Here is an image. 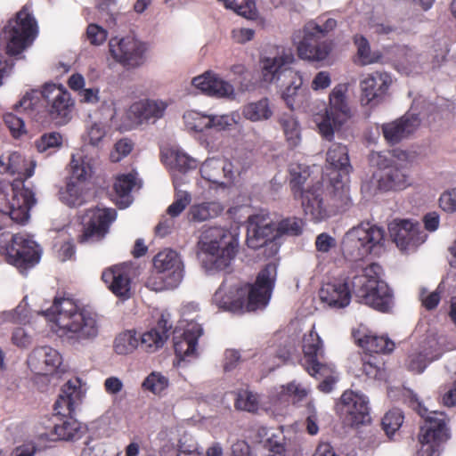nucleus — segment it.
Here are the masks:
<instances>
[{
    "label": "nucleus",
    "mask_w": 456,
    "mask_h": 456,
    "mask_svg": "<svg viewBox=\"0 0 456 456\" xmlns=\"http://www.w3.org/2000/svg\"><path fill=\"white\" fill-rule=\"evenodd\" d=\"M70 177L64 190L60 191L61 200L67 206L79 207L85 202L84 183L92 176L91 159L82 152L72 154L69 163Z\"/></svg>",
    "instance_id": "nucleus-15"
},
{
    "label": "nucleus",
    "mask_w": 456,
    "mask_h": 456,
    "mask_svg": "<svg viewBox=\"0 0 456 456\" xmlns=\"http://www.w3.org/2000/svg\"><path fill=\"white\" fill-rule=\"evenodd\" d=\"M191 200V194L185 191H178L175 193L174 202L167 208V213L171 217L178 216Z\"/></svg>",
    "instance_id": "nucleus-55"
},
{
    "label": "nucleus",
    "mask_w": 456,
    "mask_h": 456,
    "mask_svg": "<svg viewBox=\"0 0 456 456\" xmlns=\"http://www.w3.org/2000/svg\"><path fill=\"white\" fill-rule=\"evenodd\" d=\"M362 370L370 379H382L385 376V362L382 358L365 354L362 358Z\"/></svg>",
    "instance_id": "nucleus-44"
},
{
    "label": "nucleus",
    "mask_w": 456,
    "mask_h": 456,
    "mask_svg": "<svg viewBox=\"0 0 456 456\" xmlns=\"http://www.w3.org/2000/svg\"><path fill=\"white\" fill-rule=\"evenodd\" d=\"M392 240L401 251H414L427 239V234L419 223L411 220H395L388 226Z\"/></svg>",
    "instance_id": "nucleus-22"
},
{
    "label": "nucleus",
    "mask_w": 456,
    "mask_h": 456,
    "mask_svg": "<svg viewBox=\"0 0 456 456\" xmlns=\"http://www.w3.org/2000/svg\"><path fill=\"white\" fill-rule=\"evenodd\" d=\"M36 163L33 160H27L20 153L17 151L11 152L0 157V173L17 175L18 177L12 183L21 181L25 185V180L34 175Z\"/></svg>",
    "instance_id": "nucleus-35"
},
{
    "label": "nucleus",
    "mask_w": 456,
    "mask_h": 456,
    "mask_svg": "<svg viewBox=\"0 0 456 456\" xmlns=\"http://www.w3.org/2000/svg\"><path fill=\"white\" fill-rule=\"evenodd\" d=\"M289 187L293 198H297L306 188L305 185L310 177L309 167L298 163H292L289 168Z\"/></svg>",
    "instance_id": "nucleus-41"
},
{
    "label": "nucleus",
    "mask_w": 456,
    "mask_h": 456,
    "mask_svg": "<svg viewBox=\"0 0 456 456\" xmlns=\"http://www.w3.org/2000/svg\"><path fill=\"white\" fill-rule=\"evenodd\" d=\"M419 125L420 119L418 115L406 113L394 121L383 124L381 130L387 142L394 145L408 138Z\"/></svg>",
    "instance_id": "nucleus-31"
},
{
    "label": "nucleus",
    "mask_w": 456,
    "mask_h": 456,
    "mask_svg": "<svg viewBox=\"0 0 456 456\" xmlns=\"http://www.w3.org/2000/svg\"><path fill=\"white\" fill-rule=\"evenodd\" d=\"M392 85L391 76L385 71L368 74L360 81L362 106L374 107L382 102Z\"/></svg>",
    "instance_id": "nucleus-24"
},
{
    "label": "nucleus",
    "mask_w": 456,
    "mask_h": 456,
    "mask_svg": "<svg viewBox=\"0 0 456 456\" xmlns=\"http://www.w3.org/2000/svg\"><path fill=\"white\" fill-rule=\"evenodd\" d=\"M199 249L211 258L212 268L223 271L231 265L238 250V240L227 229L208 227L200 234Z\"/></svg>",
    "instance_id": "nucleus-8"
},
{
    "label": "nucleus",
    "mask_w": 456,
    "mask_h": 456,
    "mask_svg": "<svg viewBox=\"0 0 456 456\" xmlns=\"http://www.w3.org/2000/svg\"><path fill=\"white\" fill-rule=\"evenodd\" d=\"M285 140L290 149L297 147L301 142V129L298 121L292 114L284 113L278 118Z\"/></svg>",
    "instance_id": "nucleus-39"
},
{
    "label": "nucleus",
    "mask_w": 456,
    "mask_h": 456,
    "mask_svg": "<svg viewBox=\"0 0 456 456\" xmlns=\"http://www.w3.org/2000/svg\"><path fill=\"white\" fill-rule=\"evenodd\" d=\"M113 208L88 209L81 216L80 230L77 236L79 244H94L102 241L109 233L111 223L116 219Z\"/></svg>",
    "instance_id": "nucleus-16"
},
{
    "label": "nucleus",
    "mask_w": 456,
    "mask_h": 456,
    "mask_svg": "<svg viewBox=\"0 0 456 456\" xmlns=\"http://www.w3.org/2000/svg\"><path fill=\"white\" fill-rule=\"evenodd\" d=\"M62 362L61 354L51 346L35 348L28 358L30 370L38 375H52L60 368Z\"/></svg>",
    "instance_id": "nucleus-30"
},
{
    "label": "nucleus",
    "mask_w": 456,
    "mask_h": 456,
    "mask_svg": "<svg viewBox=\"0 0 456 456\" xmlns=\"http://www.w3.org/2000/svg\"><path fill=\"white\" fill-rule=\"evenodd\" d=\"M276 273V265L267 264L258 273L253 285L240 282L243 313L265 307L274 287Z\"/></svg>",
    "instance_id": "nucleus-13"
},
{
    "label": "nucleus",
    "mask_w": 456,
    "mask_h": 456,
    "mask_svg": "<svg viewBox=\"0 0 456 456\" xmlns=\"http://www.w3.org/2000/svg\"><path fill=\"white\" fill-rule=\"evenodd\" d=\"M4 31L8 37L6 53L15 56L32 45L37 36L38 28L36 19L29 8L25 5L16 13L14 19L8 21Z\"/></svg>",
    "instance_id": "nucleus-11"
},
{
    "label": "nucleus",
    "mask_w": 456,
    "mask_h": 456,
    "mask_svg": "<svg viewBox=\"0 0 456 456\" xmlns=\"http://www.w3.org/2000/svg\"><path fill=\"white\" fill-rule=\"evenodd\" d=\"M415 409L419 416L425 419V425L421 427L419 435L421 444L419 456H438L441 443L449 438L446 414L443 411L428 412L418 401Z\"/></svg>",
    "instance_id": "nucleus-10"
},
{
    "label": "nucleus",
    "mask_w": 456,
    "mask_h": 456,
    "mask_svg": "<svg viewBox=\"0 0 456 456\" xmlns=\"http://www.w3.org/2000/svg\"><path fill=\"white\" fill-rule=\"evenodd\" d=\"M346 84L337 85L329 95V105L317 121L319 133L327 140H331L334 131L340 128L352 117V110L346 100Z\"/></svg>",
    "instance_id": "nucleus-12"
},
{
    "label": "nucleus",
    "mask_w": 456,
    "mask_h": 456,
    "mask_svg": "<svg viewBox=\"0 0 456 456\" xmlns=\"http://www.w3.org/2000/svg\"><path fill=\"white\" fill-rule=\"evenodd\" d=\"M62 145V135L58 132L45 133L34 142V146L39 153L47 155L55 152Z\"/></svg>",
    "instance_id": "nucleus-43"
},
{
    "label": "nucleus",
    "mask_w": 456,
    "mask_h": 456,
    "mask_svg": "<svg viewBox=\"0 0 456 456\" xmlns=\"http://www.w3.org/2000/svg\"><path fill=\"white\" fill-rule=\"evenodd\" d=\"M393 157L398 160L404 161L403 164L387 165V159H382L381 154H377L379 161L377 165L379 169H383V173L378 180V188L383 191H401L411 185L408 172V153L404 151L393 150Z\"/></svg>",
    "instance_id": "nucleus-18"
},
{
    "label": "nucleus",
    "mask_w": 456,
    "mask_h": 456,
    "mask_svg": "<svg viewBox=\"0 0 456 456\" xmlns=\"http://www.w3.org/2000/svg\"><path fill=\"white\" fill-rule=\"evenodd\" d=\"M441 403L448 408L456 406V379L440 387Z\"/></svg>",
    "instance_id": "nucleus-58"
},
{
    "label": "nucleus",
    "mask_w": 456,
    "mask_h": 456,
    "mask_svg": "<svg viewBox=\"0 0 456 456\" xmlns=\"http://www.w3.org/2000/svg\"><path fill=\"white\" fill-rule=\"evenodd\" d=\"M138 346L139 338L134 330H127L120 333L114 341V350L118 354L133 353Z\"/></svg>",
    "instance_id": "nucleus-45"
},
{
    "label": "nucleus",
    "mask_w": 456,
    "mask_h": 456,
    "mask_svg": "<svg viewBox=\"0 0 456 456\" xmlns=\"http://www.w3.org/2000/svg\"><path fill=\"white\" fill-rule=\"evenodd\" d=\"M12 343L20 348H27L32 344L31 335L22 327L16 328L12 335Z\"/></svg>",
    "instance_id": "nucleus-63"
},
{
    "label": "nucleus",
    "mask_w": 456,
    "mask_h": 456,
    "mask_svg": "<svg viewBox=\"0 0 456 456\" xmlns=\"http://www.w3.org/2000/svg\"><path fill=\"white\" fill-rule=\"evenodd\" d=\"M381 266L371 263L362 268L361 273L351 279L354 295L363 303L381 313H389L394 306V293L380 278Z\"/></svg>",
    "instance_id": "nucleus-3"
},
{
    "label": "nucleus",
    "mask_w": 456,
    "mask_h": 456,
    "mask_svg": "<svg viewBox=\"0 0 456 456\" xmlns=\"http://www.w3.org/2000/svg\"><path fill=\"white\" fill-rule=\"evenodd\" d=\"M6 262L23 273L34 267L40 260L37 244L20 234H14L4 248Z\"/></svg>",
    "instance_id": "nucleus-19"
},
{
    "label": "nucleus",
    "mask_w": 456,
    "mask_h": 456,
    "mask_svg": "<svg viewBox=\"0 0 456 456\" xmlns=\"http://www.w3.org/2000/svg\"><path fill=\"white\" fill-rule=\"evenodd\" d=\"M78 382V379L69 380L61 389L53 404V427L47 434L51 440H72L79 431V423L72 416L82 399Z\"/></svg>",
    "instance_id": "nucleus-6"
},
{
    "label": "nucleus",
    "mask_w": 456,
    "mask_h": 456,
    "mask_svg": "<svg viewBox=\"0 0 456 456\" xmlns=\"http://www.w3.org/2000/svg\"><path fill=\"white\" fill-rule=\"evenodd\" d=\"M294 61V55L290 49H281L277 56L266 57L262 60V75L265 82L272 83L280 80L281 76L290 78V83L282 92V99L286 105L294 110L303 104L305 98V89L302 88V76L288 66Z\"/></svg>",
    "instance_id": "nucleus-5"
},
{
    "label": "nucleus",
    "mask_w": 456,
    "mask_h": 456,
    "mask_svg": "<svg viewBox=\"0 0 456 456\" xmlns=\"http://www.w3.org/2000/svg\"><path fill=\"white\" fill-rule=\"evenodd\" d=\"M337 27V20L329 18L322 25L314 21L307 22L303 28V38L297 50L303 60L320 61L325 60L333 48V41L327 38L328 34Z\"/></svg>",
    "instance_id": "nucleus-9"
},
{
    "label": "nucleus",
    "mask_w": 456,
    "mask_h": 456,
    "mask_svg": "<svg viewBox=\"0 0 456 456\" xmlns=\"http://www.w3.org/2000/svg\"><path fill=\"white\" fill-rule=\"evenodd\" d=\"M240 281L233 277L226 278L212 297V303L219 309L232 314L243 313L240 297Z\"/></svg>",
    "instance_id": "nucleus-26"
},
{
    "label": "nucleus",
    "mask_w": 456,
    "mask_h": 456,
    "mask_svg": "<svg viewBox=\"0 0 456 456\" xmlns=\"http://www.w3.org/2000/svg\"><path fill=\"white\" fill-rule=\"evenodd\" d=\"M224 209L223 205L217 201L194 204L190 208L189 217L193 222H204L217 217Z\"/></svg>",
    "instance_id": "nucleus-40"
},
{
    "label": "nucleus",
    "mask_w": 456,
    "mask_h": 456,
    "mask_svg": "<svg viewBox=\"0 0 456 456\" xmlns=\"http://www.w3.org/2000/svg\"><path fill=\"white\" fill-rule=\"evenodd\" d=\"M351 279L324 283L319 292L320 299L333 308H344L351 301Z\"/></svg>",
    "instance_id": "nucleus-33"
},
{
    "label": "nucleus",
    "mask_w": 456,
    "mask_h": 456,
    "mask_svg": "<svg viewBox=\"0 0 456 456\" xmlns=\"http://www.w3.org/2000/svg\"><path fill=\"white\" fill-rule=\"evenodd\" d=\"M335 246V239L326 232L319 234L315 240V248L319 252L328 253Z\"/></svg>",
    "instance_id": "nucleus-64"
},
{
    "label": "nucleus",
    "mask_w": 456,
    "mask_h": 456,
    "mask_svg": "<svg viewBox=\"0 0 456 456\" xmlns=\"http://www.w3.org/2000/svg\"><path fill=\"white\" fill-rule=\"evenodd\" d=\"M102 280L118 298L126 300L131 297L130 271L125 265H116L105 269L102 273Z\"/></svg>",
    "instance_id": "nucleus-32"
},
{
    "label": "nucleus",
    "mask_w": 456,
    "mask_h": 456,
    "mask_svg": "<svg viewBox=\"0 0 456 456\" xmlns=\"http://www.w3.org/2000/svg\"><path fill=\"white\" fill-rule=\"evenodd\" d=\"M135 175L131 173L118 175L113 184L116 194L118 197L128 196L135 185Z\"/></svg>",
    "instance_id": "nucleus-54"
},
{
    "label": "nucleus",
    "mask_w": 456,
    "mask_h": 456,
    "mask_svg": "<svg viewBox=\"0 0 456 456\" xmlns=\"http://www.w3.org/2000/svg\"><path fill=\"white\" fill-rule=\"evenodd\" d=\"M4 121L13 137L18 138L26 133L24 121L17 115L7 113L4 116Z\"/></svg>",
    "instance_id": "nucleus-60"
},
{
    "label": "nucleus",
    "mask_w": 456,
    "mask_h": 456,
    "mask_svg": "<svg viewBox=\"0 0 456 456\" xmlns=\"http://www.w3.org/2000/svg\"><path fill=\"white\" fill-rule=\"evenodd\" d=\"M133 142L127 138L120 139L114 145V150L110 152V158L112 162H118L126 157L133 150Z\"/></svg>",
    "instance_id": "nucleus-59"
},
{
    "label": "nucleus",
    "mask_w": 456,
    "mask_h": 456,
    "mask_svg": "<svg viewBox=\"0 0 456 456\" xmlns=\"http://www.w3.org/2000/svg\"><path fill=\"white\" fill-rule=\"evenodd\" d=\"M234 406L237 410L255 412L259 406L257 395L248 390H241L237 394Z\"/></svg>",
    "instance_id": "nucleus-52"
},
{
    "label": "nucleus",
    "mask_w": 456,
    "mask_h": 456,
    "mask_svg": "<svg viewBox=\"0 0 456 456\" xmlns=\"http://www.w3.org/2000/svg\"><path fill=\"white\" fill-rule=\"evenodd\" d=\"M242 115L246 119L252 122L269 119L273 115L269 100L262 98L259 101L246 104L242 109Z\"/></svg>",
    "instance_id": "nucleus-42"
},
{
    "label": "nucleus",
    "mask_w": 456,
    "mask_h": 456,
    "mask_svg": "<svg viewBox=\"0 0 456 456\" xmlns=\"http://www.w3.org/2000/svg\"><path fill=\"white\" fill-rule=\"evenodd\" d=\"M168 386V379L160 373H151L142 382V388L154 395H159Z\"/></svg>",
    "instance_id": "nucleus-53"
},
{
    "label": "nucleus",
    "mask_w": 456,
    "mask_h": 456,
    "mask_svg": "<svg viewBox=\"0 0 456 456\" xmlns=\"http://www.w3.org/2000/svg\"><path fill=\"white\" fill-rule=\"evenodd\" d=\"M202 335V326L197 322H190L181 336L174 338L175 354L180 362H190L199 356L198 340Z\"/></svg>",
    "instance_id": "nucleus-28"
},
{
    "label": "nucleus",
    "mask_w": 456,
    "mask_h": 456,
    "mask_svg": "<svg viewBox=\"0 0 456 456\" xmlns=\"http://www.w3.org/2000/svg\"><path fill=\"white\" fill-rule=\"evenodd\" d=\"M191 84L205 94L217 98L229 97L234 93V88L229 82L220 78L211 70L195 77Z\"/></svg>",
    "instance_id": "nucleus-36"
},
{
    "label": "nucleus",
    "mask_w": 456,
    "mask_h": 456,
    "mask_svg": "<svg viewBox=\"0 0 456 456\" xmlns=\"http://www.w3.org/2000/svg\"><path fill=\"white\" fill-rule=\"evenodd\" d=\"M354 43L357 47V55L362 65H368L380 61L382 55L379 53H371L367 38L362 35L354 37Z\"/></svg>",
    "instance_id": "nucleus-46"
},
{
    "label": "nucleus",
    "mask_w": 456,
    "mask_h": 456,
    "mask_svg": "<svg viewBox=\"0 0 456 456\" xmlns=\"http://www.w3.org/2000/svg\"><path fill=\"white\" fill-rule=\"evenodd\" d=\"M384 242L385 230L382 227L369 222H362L345 234L341 250L346 260L357 262L376 253Z\"/></svg>",
    "instance_id": "nucleus-7"
},
{
    "label": "nucleus",
    "mask_w": 456,
    "mask_h": 456,
    "mask_svg": "<svg viewBox=\"0 0 456 456\" xmlns=\"http://www.w3.org/2000/svg\"><path fill=\"white\" fill-rule=\"evenodd\" d=\"M304 367L308 374H315L319 370L327 373L330 370L327 362H322L324 355L323 344L318 333L313 329L303 338Z\"/></svg>",
    "instance_id": "nucleus-27"
},
{
    "label": "nucleus",
    "mask_w": 456,
    "mask_h": 456,
    "mask_svg": "<svg viewBox=\"0 0 456 456\" xmlns=\"http://www.w3.org/2000/svg\"><path fill=\"white\" fill-rule=\"evenodd\" d=\"M404 416L400 409L395 408L388 411L382 418L381 426L386 434L394 435L402 426Z\"/></svg>",
    "instance_id": "nucleus-50"
},
{
    "label": "nucleus",
    "mask_w": 456,
    "mask_h": 456,
    "mask_svg": "<svg viewBox=\"0 0 456 456\" xmlns=\"http://www.w3.org/2000/svg\"><path fill=\"white\" fill-rule=\"evenodd\" d=\"M307 395V391L302 387L299 384L290 382L286 386L281 387V390L279 395L281 401L288 403H297L305 399Z\"/></svg>",
    "instance_id": "nucleus-49"
},
{
    "label": "nucleus",
    "mask_w": 456,
    "mask_h": 456,
    "mask_svg": "<svg viewBox=\"0 0 456 456\" xmlns=\"http://www.w3.org/2000/svg\"><path fill=\"white\" fill-rule=\"evenodd\" d=\"M35 192L21 181L14 183L0 182V232L13 223L25 224L30 217V209L36 204Z\"/></svg>",
    "instance_id": "nucleus-4"
},
{
    "label": "nucleus",
    "mask_w": 456,
    "mask_h": 456,
    "mask_svg": "<svg viewBox=\"0 0 456 456\" xmlns=\"http://www.w3.org/2000/svg\"><path fill=\"white\" fill-rule=\"evenodd\" d=\"M441 208L448 213L456 211V188L445 191L439 198Z\"/></svg>",
    "instance_id": "nucleus-62"
},
{
    "label": "nucleus",
    "mask_w": 456,
    "mask_h": 456,
    "mask_svg": "<svg viewBox=\"0 0 456 456\" xmlns=\"http://www.w3.org/2000/svg\"><path fill=\"white\" fill-rule=\"evenodd\" d=\"M328 367L330 369L327 373L324 374L321 370H319V366L315 369L318 370L315 374H310L312 377L315 379L323 378V380L320 382L318 385V388L320 391L323 393H330L333 390L334 385L337 382V379L333 376L334 374V366L331 363H328Z\"/></svg>",
    "instance_id": "nucleus-56"
},
{
    "label": "nucleus",
    "mask_w": 456,
    "mask_h": 456,
    "mask_svg": "<svg viewBox=\"0 0 456 456\" xmlns=\"http://www.w3.org/2000/svg\"><path fill=\"white\" fill-rule=\"evenodd\" d=\"M170 158L172 159V168L180 173H187L190 170L196 169L198 167V161L195 159L179 150H172L170 151Z\"/></svg>",
    "instance_id": "nucleus-48"
},
{
    "label": "nucleus",
    "mask_w": 456,
    "mask_h": 456,
    "mask_svg": "<svg viewBox=\"0 0 456 456\" xmlns=\"http://www.w3.org/2000/svg\"><path fill=\"white\" fill-rule=\"evenodd\" d=\"M166 108L167 105L162 102L146 100L134 103L131 106V112L140 123L149 122L151 119L154 122L163 116Z\"/></svg>",
    "instance_id": "nucleus-38"
},
{
    "label": "nucleus",
    "mask_w": 456,
    "mask_h": 456,
    "mask_svg": "<svg viewBox=\"0 0 456 456\" xmlns=\"http://www.w3.org/2000/svg\"><path fill=\"white\" fill-rule=\"evenodd\" d=\"M112 58L126 69L142 66L145 61L147 46L145 43L133 37H113L109 42Z\"/></svg>",
    "instance_id": "nucleus-20"
},
{
    "label": "nucleus",
    "mask_w": 456,
    "mask_h": 456,
    "mask_svg": "<svg viewBox=\"0 0 456 456\" xmlns=\"http://www.w3.org/2000/svg\"><path fill=\"white\" fill-rule=\"evenodd\" d=\"M352 336L355 343L368 354H389L395 349V343L387 336H379L371 332L358 329L354 330Z\"/></svg>",
    "instance_id": "nucleus-37"
},
{
    "label": "nucleus",
    "mask_w": 456,
    "mask_h": 456,
    "mask_svg": "<svg viewBox=\"0 0 456 456\" xmlns=\"http://www.w3.org/2000/svg\"><path fill=\"white\" fill-rule=\"evenodd\" d=\"M172 327L169 314L162 313L157 322L140 336V348L148 353L156 352L169 338Z\"/></svg>",
    "instance_id": "nucleus-29"
},
{
    "label": "nucleus",
    "mask_w": 456,
    "mask_h": 456,
    "mask_svg": "<svg viewBox=\"0 0 456 456\" xmlns=\"http://www.w3.org/2000/svg\"><path fill=\"white\" fill-rule=\"evenodd\" d=\"M277 240L275 224L268 216L256 214L248 217L246 240L248 248H263L265 257H273L279 251Z\"/></svg>",
    "instance_id": "nucleus-14"
},
{
    "label": "nucleus",
    "mask_w": 456,
    "mask_h": 456,
    "mask_svg": "<svg viewBox=\"0 0 456 456\" xmlns=\"http://www.w3.org/2000/svg\"><path fill=\"white\" fill-rule=\"evenodd\" d=\"M200 172L203 179L213 183H223V177L231 181L234 179L235 174H240V170L235 168L232 161L215 157L207 159L202 163Z\"/></svg>",
    "instance_id": "nucleus-34"
},
{
    "label": "nucleus",
    "mask_w": 456,
    "mask_h": 456,
    "mask_svg": "<svg viewBox=\"0 0 456 456\" xmlns=\"http://www.w3.org/2000/svg\"><path fill=\"white\" fill-rule=\"evenodd\" d=\"M295 200H300L305 215L314 223L345 213L353 204L349 184L340 181L333 183L325 177L322 182L308 185Z\"/></svg>",
    "instance_id": "nucleus-1"
},
{
    "label": "nucleus",
    "mask_w": 456,
    "mask_h": 456,
    "mask_svg": "<svg viewBox=\"0 0 456 456\" xmlns=\"http://www.w3.org/2000/svg\"><path fill=\"white\" fill-rule=\"evenodd\" d=\"M304 221L301 218L292 216L281 220L276 227L277 238L281 236H298L303 232Z\"/></svg>",
    "instance_id": "nucleus-47"
},
{
    "label": "nucleus",
    "mask_w": 456,
    "mask_h": 456,
    "mask_svg": "<svg viewBox=\"0 0 456 456\" xmlns=\"http://www.w3.org/2000/svg\"><path fill=\"white\" fill-rule=\"evenodd\" d=\"M326 161L329 172L325 178L333 183L340 181L344 184H348L352 166L346 146L338 142L332 143L327 151Z\"/></svg>",
    "instance_id": "nucleus-25"
},
{
    "label": "nucleus",
    "mask_w": 456,
    "mask_h": 456,
    "mask_svg": "<svg viewBox=\"0 0 456 456\" xmlns=\"http://www.w3.org/2000/svg\"><path fill=\"white\" fill-rule=\"evenodd\" d=\"M86 37L94 45H101L107 39V31L97 24H89L86 28Z\"/></svg>",
    "instance_id": "nucleus-61"
},
{
    "label": "nucleus",
    "mask_w": 456,
    "mask_h": 456,
    "mask_svg": "<svg viewBox=\"0 0 456 456\" xmlns=\"http://www.w3.org/2000/svg\"><path fill=\"white\" fill-rule=\"evenodd\" d=\"M186 126L195 132H203L210 128L209 115L191 110L183 115Z\"/></svg>",
    "instance_id": "nucleus-51"
},
{
    "label": "nucleus",
    "mask_w": 456,
    "mask_h": 456,
    "mask_svg": "<svg viewBox=\"0 0 456 456\" xmlns=\"http://www.w3.org/2000/svg\"><path fill=\"white\" fill-rule=\"evenodd\" d=\"M339 411L346 424L363 425L370 420L369 401L363 395L345 391L340 397Z\"/></svg>",
    "instance_id": "nucleus-23"
},
{
    "label": "nucleus",
    "mask_w": 456,
    "mask_h": 456,
    "mask_svg": "<svg viewBox=\"0 0 456 456\" xmlns=\"http://www.w3.org/2000/svg\"><path fill=\"white\" fill-rule=\"evenodd\" d=\"M44 314L58 327V334L71 344L81 343L97 337L98 315L93 310L79 308L70 297H55Z\"/></svg>",
    "instance_id": "nucleus-2"
},
{
    "label": "nucleus",
    "mask_w": 456,
    "mask_h": 456,
    "mask_svg": "<svg viewBox=\"0 0 456 456\" xmlns=\"http://www.w3.org/2000/svg\"><path fill=\"white\" fill-rule=\"evenodd\" d=\"M405 364L409 370L422 373L428 366L427 354L422 352H413L408 355Z\"/></svg>",
    "instance_id": "nucleus-57"
},
{
    "label": "nucleus",
    "mask_w": 456,
    "mask_h": 456,
    "mask_svg": "<svg viewBox=\"0 0 456 456\" xmlns=\"http://www.w3.org/2000/svg\"><path fill=\"white\" fill-rule=\"evenodd\" d=\"M153 266L157 272L159 282L152 281L151 277L148 283L154 290L174 289L178 286L183 276V265L178 253L166 248L159 252L153 258Z\"/></svg>",
    "instance_id": "nucleus-17"
},
{
    "label": "nucleus",
    "mask_w": 456,
    "mask_h": 456,
    "mask_svg": "<svg viewBox=\"0 0 456 456\" xmlns=\"http://www.w3.org/2000/svg\"><path fill=\"white\" fill-rule=\"evenodd\" d=\"M41 94L47 103L51 118L59 124L66 123L70 118L74 105L68 90L61 85L45 84Z\"/></svg>",
    "instance_id": "nucleus-21"
}]
</instances>
